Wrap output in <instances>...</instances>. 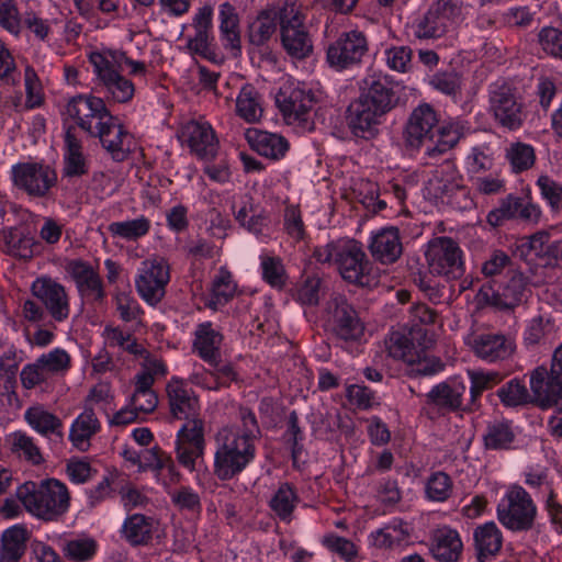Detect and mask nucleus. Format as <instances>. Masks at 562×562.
<instances>
[{
    "label": "nucleus",
    "mask_w": 562,
    "mask_h": 562,
    "mask_svg": "<svg viewBox=\"0 0 562 562\" xmlns=\"http://www.w3.org/2000/svg\"><path fill=\"white\" fill-rule=\"evenodd\" d=\"M100 429V423L92 408L86 407L71 425L69 439L81 451H86L90 438Z\"/></svg>",
    "instance_id": "nucleus-35"
},
{
    "label": "nucleus",
    "mask_w": 562,
    "mask_h": 562,
    "mask_svg": "<svg viewBox=\"0 0 562 562\" xmlns=\"http://www.w3.org/2000/svg\"><path fill=\"white\" fill-rule=\"evenodd\" d=\"M282 8H267L261 10L256 19L248 24V42L256 47L266 45L277 31L278 22L281 25Z\"/></svg>",
    "instance_id": "nucleus-28"
},
{
    "label": "nucleus",
    "mask_w": 562,
    "mask_h": 562,
    "mask_svg": "<svg viewBox=\"0 0 562 562\" xmlns=\"http://www.w3.org/2000/svg\"><path fill=\"white\" fill-rule=\"evenodd\" d=\"M498 521L514 532L533 529L538 515V507L530 494L521 486H512L496 509Z\"/></svg>",
    "instance_id": "nucleus-4"
},
{
    "label": "nucleus",
    "mask_w": 562,
    "mask_h": 562,
    "mask_svg": "<svg viewBox=\"0 0 562 562\" xmlns=\"http://www.w3.org/2000/svg\"><path fill=\"white\" fill-rule=\"evenodd\" d=\"M474 546L477 551V559L496 555L503 546V535L494 521L485 522L477 526L473 532Z\"/></svg>",
    "instance_id": "nucleus-33"
},
{
    "label": "nucleus",
    "mask_w": 562,
    "mask_h": 562,
    "mask_svg": "<svg viewBox=\"0 0 562 562\" xmlns=\"http://www.w3.org/2000/svg\"><path fill=\"white\" fill-rule=\"evenodd\" d=\"M448 25L449 23L430 7L424 16L417 21L415 35L418 38H438L447 32Z\"/></svg>",
    "instance_id": "nucleus-47"
},
{
    "label": "nucleus",
    "mask_w": 562,
    "mask_h": 562,
    "mask_svg": "<svg viewBox=\"0 0 562 562\" xmlns=\"http://www.w3.org/2000/svg\"><path fill=\"white\" fill-rule=\"evenodd\" d=\"M180 137L200 158H213L217 151L218 142L212 126L206 122H188L182 126Z\"/></svg>",
    "instance_id": "nucleus-23"
},
{
    "label": "nucleus",
    "mask_w": 562,
    "mask_h": 562,
    "mask_svg": "<svg viewBox=\"0 0 562 562\" xmlns=\"http://www.w3.org/2000/svg\"><path fill=\"white\" fill-rule=\"evenodd\" d=\"M429 271L448 279H459L464 273L463 252L449 237L431 240L426 251Z\"/></svg>",
    "instance_id": "nucleus-6"
},
{
    "label": "nucleus",
    "mask_w": 562,
    "mask_h": 562,
    "mask_svg": "<svg viewBox=\"0 0 562 562\" xmlns=\"http://www.w3.org/2000/svg\"><path fill=\"white\" fill-rule=\"evenodd\" d=\"M153 518L134 514L125 519L122 536L132 546L147 544L153 538Z\"/></svg>",
    "instance_id": "nucleus-39"
},
{
    "label": "nucleus",
    "mask_w": 562,
    "mask_h": 562,
    "mask_svg": "<svg viewBox=\"0 0 562 562\" xmlns=\"http://www.w3.org/2000/svg\"><path fill=\"white\" fill-rule=\"evenodd\" d=\"M150 228V221L145 216H139L134 220L113 222L108 226V231L114 237H120L126 240H136L145 236Z\"/></svg>",
    "instance_id": "nucleus-46"
},
{
    "label": "nucleus",
    "mask_w": 562,
    "mask_h": 562,
    "mask_svg": "<svg viewBox=\"0 0 562 562\" xmlns=\"http://www.w3.org/2000/svg\"><path fill=\"white\" fill-rule=\"evenodd\" d=\"M67 113L80 128L91 136H94L113 117L106 109L104 100L94 95L72 98L67 104Z\"/></svg>",
    "instance_id": "nucleus-13"
},
{
    "label": "nucleus",
    "mask_w": 562,
    "mask_h": 562,
    "mask_svg": "<svg viewBox=\"0 0 562 562\" xmlns=\"http://www.w3.org/2000/svg\"><path fill=\"white\" fill-rule=\"evenodd\" d=\"M15 495L27 513L48 522L60 520L70 507L68 487L57 479L27 481Z\"/></svg>",
    "instance_id": "nucleus-2"
},
{
    "label": "nucleus",
    "mask_w": 562,
    "mask_h": 562,
    "mask_svg": "<svg viewBox=\"0 0 562 562\" xmlns=\"http://www.w3.org/2000/svg\"><path fill=\"white\" fill-rule=\"evenodd\" d=\"M228 428H220L214 436L215 452L213 474L220 481H228L240 474L254 460L255 445L237 440Z\"/></svg>",
    "instance_id": "nucleus-3"
},
{
    "label": "nucleus",
    "mask_w": 562,
    "mask_h": 562,
    "mask_svg": "<svg viewBox=\"0 0 562 562\" xmlns=\"http://www.w3.org/2000/svg\"><path fill=\"white\" fill-rule=\"evenodd\" d=\"M549 386H555L551 383L550 372L544 367L536 368L530 374V389L536 400L549 398Z\"/></svg>",
    "instance_id": "nucleus-62"
},
{
    "label": "nucleus",
    "mask_w": 562,
    "mask_h": 562,
    "mask_svg": "<svg viewBox=\"0 0 562 562\" xmlns=\"http://www.w3.org/2000/svg\"><path fill=\"white\" fill-rule=\"evenodd\" d=\"M368 50L369 43L364 33L353 30L341 33L329 44L326 58L331 68L344 70L360 64Z\"/></svg>",
    "instance_id": "nucleus-11"
},
{
    "label": "nucleus",
    "mask_w": 562,
    "mask_h": 562,
    "mask_svg": "<svg viewBox=\"0 0 562 562\" xmlns=\"http://www.w3.org/2000/svg\"><path fill=\"white\" fill-rule=\"evenodd\" d=\"M506 157L516 172L531 168L536 160L533 147L519 142L512 144L507 148Z\"/></svg>",
    "instance_id": "nucleus-53"
},
{
    "label": "nucleus",
    "mask_w": 562,
    "mask_h": 562,
    "mask_svg": "<svg viewBox=\"0 0 562 562\" xmlns=\"http://www.w3.org/2000/svg\"><path fill=\"white\" fill-rule=\"evenodd\" d=\"M463 543L457 530L443 526L434 531L430 551L442 562H454L461 555Z\"/></svg>",
    "instance_id": "nucleus-30"
},
{
    "label": "nucleus",
    "mask_w": 562,
    "mask_h": 562,
    "mask_svg": "<svg viewBox=\"0 0 562 562\" xmlns=\"http://www.w3.org/2000/svg\"><path fill=\"white\" fill-rule=\"evenodd\" d=\"M12 173L15 187L33 198H44L57 181L55 170L40 164H19Z\"/></svg>",
    "instance_id": "nucleus-17"
},
{
    "label": "nucleus",
    "mask_w": 562,
    "mask_h": 562,
    "mask_svg": "<svg viewBox=\"0 0 562 562\" xmlns=\"http://www.w3.org/2000/svg\"><path fill=\"white\" fill-rule=\"evenodd\" d=\"M436 111L428 103L419 104L409 114L404 127L403 137L405 146L409 149L420 150L423 144L438 127Z\"/></svg>",
    "instance_id": "nucleus-18"
},
{
    "label": "nucleus",
    "mask_w": 562,
    "mask_h": 562,
    "mask_svg": "<svg viewBox=\"0 0 562 562\" xmlns=\"http://www.w3.org/2000/svg\"><path fill=\"white\" fill-rule=\"evenodd\" d=\"M520 199L518 196L508 195L501 201L497 209L488 212L486 221L493 227H497L504 223V221L518 218Z\"/></svg>",
    "instance_id": "nucleus-55"
},
{
    "label": "nucleus",
    "mask_w": 562,
    "mask_h": 562,
    "mask_svg": "<svg viewBox=\"0 0 562 562\" xmlns=\"http://www.w3.org/2000/svg\"><path fill=\"white\" fill-rule=\"evenodd\" d=\"M222 335L215 330L212 323L205 322L198 325L195 330L194 348L206 362H214L220 355Z\"/></svg>",
    "instance_id": "nucleus-40"
},
{
    "label": "nucleus",
    "mask_w": 562,
    "mask_h": 562,
    "mask_svg": "<svg viewBox=\"0 0 562 562\" xmlns=\"http://www.w3.org/2000/svg\"><path fill=\"white\" fill-rule=\"evenodd\" d=\"M71 274L83 296L94 301L103 297L102 281L89 265L82 261H74L71 263Z\"/></svg>",
    "instance_id": "nucleus-36"
},
{
    "label": "nucleus",
    "mask_w": 562,
    "mask_h": 562,
    "mask_svg": "<svg viewBox=\"0 0 562 562\" xmlns=\"http://www.w3.org/2000/svg\"><path fill=\"white\" fill-rule=\"evenodd\" d=\"M501 402L509 407L526 404L530 400L529 392L519 379H513L497 390Z\"/></svg>",
    "instance_id": "nucleus-52"
},
{
    "label": "nucleus",
    "mask_w": 562,
    "mask_h": 562,
    "mask_svg": "<svg viewBox=\"0 0 562 562\" xmlns=\"http://www.w3.org/2000/svg\"><path fill=\"white\" fill-rule=\"evenodd\" d=\"M70 356L66 350L55 348L22 369L20 374L22 384L25 389H33L53 375L64 374L70 368Z\"/></svg>",
    "instance_id": "nucleus-14"
},
{
    "label": "nucleus",
    "mask_w": 562,
    "mask_h": 562,
    "mask_svg": "<svg viewBox=\"0 0 562 562\" xmlns=\"http://www.w3.org/2000/svg\"><path fill=\"white\" fill-rule=\"evenodd\" d=\"M465 386L459 383L441 382L426 395V405L441 415L459 411L463 404Z\"/></svg>",
    "instance_id": "nucleus-24"
},
{
    "label": "nucleus",
    "mask_w": 562,
    "mask_h": 562,
    "mask_svg": "<svg viewBox=\"0 0 562 562\" xmlns=\"http://www.w3.org/2000/svg\"><path fill=\"white\" fill-rule=\"evenodd\" d=\"M0 26L18 35L22 29V18L15 0H0Z\"/></svg>",
    "instance_id": "nucleus-56"
},
{
    "label": "nucleus",
    "mask_w": 562,
    "mask_h": 562,
    "mask_svg": "<svg viewBox=\"0 0 562 562\" xmlns=\"http://www.w3.org/2000/svg\"><path fill=\"white\" fill-rule=\"evenodd\" d=\"M220 33L224 42V47L235 52V55L241 50V38L239 29V16L236 8L229 2L220 5Z\"/></svg>",
    "instance_id": "nucleus-32"
},
{
    "label": "nucleus",
    "mask_w": 562,
    "mask_h": 562,
    "mask_svg": "<svg viewBox=\"0 0 562 562\" xmlns=\"http://www.w3.org/2000/svg\"><path fill=\"white\" fill-rule=\"evenodd\" d=\"M490 111L497 124L509 131L520 128L526 120L522 103L519 102L515 89L507 83L491 87Z\"/></svg>",
    "instance_id": "nucleus-8"
},
{
    "label": "nucleus",
    "mask_w": 562,
    "mask_h": 562,
    "mask_svg": "<svg viewBox=\"0 0 562 562\" xmlns=\"http://www.w3.org/2000/svg\"><path fill=\"white\" fill-rule=\"evenodd\" d=\"M387 350L391 357L403 361L411 362L414 359V345L411 339L400 333L394 331L391 334L387 341Z\"/></svg>",
    "instance_id": "nucleus-57"
},
{
    "label": "nucleus",
    "mask_w": 562,
    "mask_h": 562,
    "mask_svg": "<svg viewBox=\"0 0 562 562\" xmlns=\"http://www.w3.org/2000/svg\"><path fill=\"white\" fill-rule=\"evenodd\" d=\"M461 182V176L454 164L450 160H445L432 171L431 177L427 181L426 190L435 199L450 196L457 191L463 190Z\"/></svg>",
    "instance_id": "nucleus-26"
},
{
    "label": "nucleus",
    "mask_w": 562,
    "mask_h": 562,
    "mask_svg": "<svg viewBox=\"0 0 562 562\" xmlns=\"http://www.w3.org/2000/svg\"><path fill=\"white\" fill-rule=\"evenodd\" d=\"M171 415L186 423L203 422L200 418V403L192 390L176 379L166 387Z\"/></svg>",
    "instance_id": "nucleus-22"
},
{
    "label": "nucleus",
    "mask_w": 562,
    "mask_h": 562,
    "mask_svg": "<svg viewBox=\"0 0 562 562\" xmlns=\"http://www.w3.org/2000/svg\"><path fill=\"white\" fill-rule=\"evenodd\" d=\"M335 267L344 280L361 286L370 284L371 263L356 240H344Z\"/></svg>",
    "instance_id": "nucleus-15"
},
{
    "label": "nucleus",
    "mask_w": 562,
    "mask_h": 562,
    "mask_svg": "<svg viewBox=\"0 0 562 562\" xmlns=\"http://www.w3.org/2000/svg\"><path fill=\"white\" fill-rule=\"evenodd\" d=\"M240 426H224L228 428L232 435L246 445H255V440L260 436V428L255 414L245 407L239 409Z\"/></svg>",
    "instance_id": "nucleus-48"
},
{
    "label": "nucleus",
    "mask_w": 562,
    "mask_h": 562,
    "mask_svg": "<svg viewBox=\"0 0 562 562\" xmlns=\"http://www.w3.org/2000/svg\"><path fill=\"white\" fill-rule=\"evenodd\" d=\"M326 324L337 338L345 341H359L364 335V324L358 312L342 296L328 302Z\"/></svg>",
    "instance_id": "nucleus-7"
},
{
    "label": "nucleus",
    "mask_w": 562,
    "mask_h": 562,
    "mask_svg": "<svg viewBox=\"0 0 562 562\" xmlns=\"http://www.w3.org/2000/svg\"><path fill=\"white\" fill-rule=\"evenodd\" d=\"M550 380L559 390L555 394L554 405L562 411V344L555 349L550 369Z\"/></svg>",
    "instance_id": "nucleus-64"
},
{
    "label": "nucleus",
    "mask_w": 562,
    "mask_h": 562,
    "mask_svg": "<svg viewBox=\"0 0 562 562\" xmlns=\"http://www.w3.org/2000/svg\"><path fill=\"white\" fill-rule=\"evenodd\" d=\"M24 418L27 424L43 436H55L63 439V422L43 406L36 405L25 411Z\"/></svg>",
    "instance_id": "nucleus-34"
},
{
    "label": "nucleus",
    "mask_w": 562,
    "mask_h": 562,
    "mask_svg": "<svg viewBox=\"0 0 562 562\" xmlns=\"http://www.w3.org/2000/svg\"><path fill=\"white\" fill-rule=\"evenodd\" d=\"M0 236L5 246V251L14 257L22 259L32 258L34 248H37L34 238L16 227L3 229Z\"/></svg>",
    "instance_id": "nucleus-43"
},
{
    "label": "nucleus",
    "mask_w": 562,
    "mask_h": 562,
    "mask_svg": "<svg viewBox=\"0 0 562 562\" xmlns=\"http://www.w3.org/2000/svg\"><path fill=\"white\" fill-rule=\"evenodd\" d=\"M172 503L180 510L199 513L201 510V501L198 493L189 486H181L171 493Z\"/></svg>",
    "instance_id": "nucleus-60"
},
{
    "label": "nucleus",
    "mask_w": 562,
    "mask_h": 562,
    "mask_svg": "<svg viewBox=\"0 0 562 562\" xmlns=\"http://www.w3.org/2000/svg\"><path fill=\"white\" fill-rule=\"evenodd\" d=\"M9 441L11 450L20 458H24L34 465L41 464L44 461L40 448L35 445L33 438L26 434L15 431L10 435Z\"/></svg>",
    "instance_id": "nucleus-50"
},
{
    "label": "nucleus",
    "mask_w": 562,
    "mask_h": 562,
    "mask_svg": "<svg viewBox=\"0 0 562 562\" xmlns=\"http://www.w3.org/2000/svg\"><path fill=\"white\" fill-rule=\"evenodd\" d=\"M530 293L527 278L519 272L514 273L498 290L485 283L476 295L479 304L493 306L497 310H512L527 300Z\"/></svg>",
    "instance_id": "nucleus-12"
},
{
    "label": "nucleus",
    "mask_w": 562,
    "mask_h": 562,
    "mask_svg": "<svg viewBox=\"0 0 562 562\" xmlns=\"http://www.w3.org/2000/svg\"><path fill=\"white\" fill-rule=\"evenodd\" d=\"M94 75L98 79V87L103 92L108 101L114 103H127L135 93L134 83L124 77L119 70L106 67L108 61L100 57H94Z\"/></svg>",
    "instance_id": "nucleus-19"
},
{
    "label": "nucleus",
    "mask_w": 562,
    "mask_h": 562,
    "mask_svg": "<svg viewBox=\"0 0 562 562\" xmlns=\"http://www.w3.org/2000/svg\"><path fill=\"white\" fill-rule=\"evenodd\" d=\"M460 140V133L452 126H441L423 144L428 158L435 159L451 150Z\"/></svg>",
    "instance_id": "nucleus-38"
},
{
    "label": "nucleus",
    "mask_w": 562,
    "mask_h": 562,
    "mask_svg": "<svg viewBox=\"0 0 562 562\" xmlns=\"http://www.w3.org/2000/svg\"><path fill=\"white\" fill-rule=\"evenodd\" d=\"M19 78L15 60L4 42L0 40V80L14 86L19 82Z\"/></svg>",
    "instance_id": "nucleus-59"
},
{
    "label": "nucleus",
    "mask_w": 562,
    "mask_h": 562,
    "mask_svg": "<svg viewBox=\"0 0 562 562\" xmlns=\"http://www.w3.org/2000/svg\"><path fill=\"white\" fill-rule=\"evenodd\" d=\"M407 536V524L401 519H395L385 527L372 532L370 538L374 547L389 549L400 544Z\"/></svg>",
    "instance_id": "nucleus-44"
},
{
    "label": "nucleus",
    "mask_w": 562,
    "mask_h": 562,
    "mask_svg": "<svg viewBox=\"0 0 562 562\" xmlns=\"http://www.w3.org/2000/svg\"><path fill=\"white\" fill-rule=\"evenodd\" d=\"M398 101L397 92L385 78L369 77L364 80L359 97L346 109L345 122L348 130L355 137L374 138L379 134L383 117Z\"/></svg>",
    "instance_id": "nucleus-1"
},
{
    "label": "nucleus",
    "mask_w": 562,
    "mask_h": 562,
    "mask_svg": "<svg viewBox=\"0 0 562 562\" xmlns=\"http://www.w3.org/2000/svg\"><path fill=\"white\" fill-rule=\"evenodd\" d=\"M276 103L289 125L311 130L313 95L293 83H284L276 95Z\"/></svg>",
    "instance_id": "nucleus-10"
},
{
    "label": "nucleus",
    "mask_w": 562,
    "mask_h": 562,
    "mask_svg": "<svg viewBox=\"0 0 562 562\" xmlns=\"http://www.w3.org/2000/svg\"><path fill=\"white\" fill-rule=\"evenodd\" d=\"M213 10L210 5H204L198 10L193 18V27L195 35L189 38L187 49L192 55H200L209 58L211 54L210 42L212 31Z\"/></svg>",
    "instance_id": "nucleus-29"
},
{
    "label": "nucleus",
    "mask_w": 562,
    "mask_h": 562,
    "mask_svg": "<svg viewBox=\"0 0 562 562\" xmlns=\"http://www.w3.org/2000/svg\"><path fill=\"white\" fill-rule=\"evenodd\" d=\"M452 481L445 472L431 474L426 483V495L430 501L445 502L452 494Z\"/></svg>",
    "instance_id": "nucleus-54"
},
{
    "label": "nucleus",
    "mask_w": 562,
    "mask_h": 562,
    "mask_svg": "<svg viewBox=\"0 0 562 562\" xmlns=\"http://www.w3.org/2000/svg\"><path fill=\"white\" fill-rule=\"evenodd\" d=\"M372 257L384 265L395 262L402 255L403 246L396 227L379 231L370 243Z\"/></svg>",
    "instance_id": "nucleus-27"
},
{
    "label": "nucleus",
    "mask_w": 562,
    "mask_h": 562,
    "mask_svg": "<svg viewBox=\"0 0 562 562\" xmlns=\"http://www.w3.org/2000/svg\"><path fill=\"white\" fill-rule=\"evenodd\" d=\"M281 45L289 56L305 59L313 53V42L304 25V15L293 3H285L281 13Z\"/></svg>",
    "instance_id": "nucleus-5"
},
{
    "label": "nucleus",
    "mask_w": 562,
    "mask_h": 562,
    "mask_svg": "<svg viewBox=\"0 0 562 562\" xmlns=\"http://www.w3.org/2000/svg\"><path fill=\"white\" fill-rule=\"evenodd\" d=\"M516 438L513 425L508 420H493L486 426L483 435L484 447L487 450L509 449Z\"/></svg>",
    "instance_id": "nucleus-41"
},
{
    "label": "nucleus",
    "mask_w": 562,
    "mask_h": 562,
    "mask_svg": "<svg viewBox=\"0 0 562 562\" xmlns=\"http://www.w3.org/2000/svg\"><path fill=\"white\" fill-rule=\"evenodd\" d=\"M543 50L562 59V32L555 27H544L539 33Z\"/></svg>",
    "instance_id": "nucleus-63"
},
{
    "label": "nucleus",
    "mask_w": 562,
    "mask_h": 562,
    "mask_svg": "<svg viewBox=\"0 0 562 562\" xmlns=\"http://www.w3.org/2000/svg\"><path fill=\"white\" fill-rule=\"evenodd\" d=\"M204 423H184L179 429L176 440V453L180 464L193 471L196 459L204 453Z\"/></svg>",
    "instance_id": "nucleus-20"
},
{
    "label": "nucleus",
    "mask_w": 562,
    "mask_h": 562,
    "mask_svg": "<svg viewBox=\"0 0 562 562\" xmlns=\"http://www.w3.org/2000/svg\"><path fill=\"white\" fill-rule=\"evenodd\" d=\"M25 551V531L11 528L1 538L0 562H18Z\"/></svg>",
    "instance_id": "nucleus-45"
},
{
    "label": "nucleus",
    "mask_w": 562,
    "mask_h": 562,
    "mask_svg": "<svg viewBox=\"0 0 562 562\" xmlns=\"http://www.w3.org/2000/svg\"><path fill=\"white\" fill-rule=\"evenodd\" d=\"M263 280L273 288H282L285 283V270L281 259L276 257H261Z\"/></svg>",
    "instance_id": "nucleus-58"
},
{
    "label": "nucleus",
    "mask_w": 562,
    "mask_h": 562,
    "mask_svg": "<svg viewBox=\"0 0 562 562\" xmlns=\"http://www.w3.org/2000/svg\"><path fill=\"white\" fill-rule=\"evenodd\" d=\"M94 137H99L103 148L116 161H123L131 151L132 136L114 116Z\"/></svg>",
    "instance_id": "nucleus-25"
},
{
    "label": "nucleus",
    "mask_w": 562,
    "mask_h": 562,
    "mask_svg": "<svg viewBox=\"0 0 562 562\" xmlns=\"http://www.w3.org/2000/svg\"><path fill=\"white\" fill-rule=\"evenodd\" d=\"M31 292L55 322L61 323L69 317L68 294L65 286L56 280L49 277L37 278L32 283Z\"/></svg>",
    "instance_id": "nucleus-16"
},
{
    "label": "nucleus",
    "mask_w": 562,
    "mask_h": 562,
    "mask_svg": "<svg viewBox=\"0 0 562 562\" xmlns=\"http://www.w3.org/2000/svg\"><path fill=\"white\" fill-rule=\"evenodd\" d=\"M468 344L476 357L487 362L506 360L516 349L514 340L501 333L474 334Z\"/></svg>",
    "instance_id": "nucleus-21"
},
{
    "label": "nucleus",
    "mask_w": 562,
    "mask_h": 562,
    "mask_svg": "<svg viewBox=\"0 0 562 562\" xmlns=\"http://www.w3.org/2000/svg\"><path fill=\"white\" fill-rule=\"evenodd\" d=\"M245 137L251 148L259 155L270 159L278 160L282 158L289 149L288 140L278 134L257 128H248L245 133Z\"/></svg>",
    "instance_id": "nucleus-31"
},
{
    "label": "nucleus",
    "mask_w": 562,
    "mask_h": 562,
    "mask_svg": "<svg viewBox=\"0 0 562 562\" xmlns=\"http://www.w3.org/2000/svg\"><path fill=\"white\" fill-rule=\"evenodd\" d=\"M297 503V496L294 488L284 483L270 499V507L274 514L282 520H289Z\"/></svg>",
    "instance_id": "nucleus-49"
},
{
    "label": "nucleus",
    "mask_w": 562,
    "mask_h": 562,
    "mask_svg": "<svg viewBox=\"0 0 562 562\" xmlns=\"http://www.w3.org/2000/svg\"><path fill=\"white\" fill-rule=\"evenodd\" d=\"M537 186L541 195L553 209L562 207V184L558 183L549 176H540Z\"/></svg>",
    "instance_id": "nucleus-61"
},
{
    "label": "nucleus",
    "mask_w": 562,
    "mask_h": 562,
    "mask_svg": "<svg viewBox=\"0 0 562 562\" xmlns=\"http://www.w3.org/2000/svg\"><path fill=\"white\" fill-rule=\"evenodd\" d=\"M237 291V283L232 272L226 267H221L211 283V299L206 306L217 310L218 306L228 303Z\"/></svg>",
    "instance_id": "nucleus-37"
},
{
    "label": "nucleus",
    "mask_w": 562,
    "mask_h": 562,
    "mask_svg": "<svg viewBox=\"0 0 562 562\" xmlns=\"http://www.w3.org/2000/svg\"><path fill=\"white\" fill-rule=\"evenodd\" d=\"M97 548L93 539L78 538L64 541L61 551L69 561L87 562L94 557Z\"/></svg>",
    "instance_id": "nucleus-51"
},
{
    "label": "nucleus",
    "mask_w": 562,
    "mask_h": 562,
    "mask_svg": "<svg viewBox=\"0 0 562 562\" xmlns=\"http://www.w3.org/2000/svg\"><path fill=\"white\" fill-rule=\"evenodd\" d=\"M170 280V268L165 258L155 257L142 262L135 279L139 296L150 305L159 303Z\"/></svg>",
    "instance_id": "nucleus-9"
},
{
    "label": "nucleus",
    "mask_w": 562,
    "mask_h": 562,
    "mask_svg": "<svg viewBox=\"0 0 562 562\" xmlns=\"http://www.w3.org/2000/svg\"><path fill=\"white\" fill-rule=\"evenodd\" d=\"M236 113L247 123H257L263 114L261 97L251 85H245L236 99Z\"/></svg>",
    "instance_id": "nucleus-42"
}]
</instances>
